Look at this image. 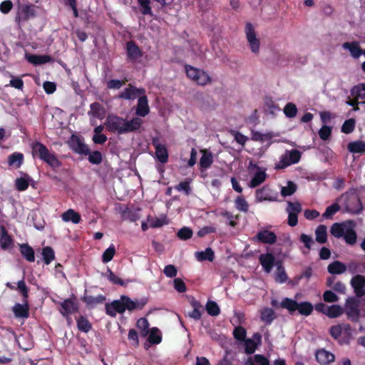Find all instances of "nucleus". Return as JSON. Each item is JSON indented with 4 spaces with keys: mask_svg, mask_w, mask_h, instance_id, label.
Wrapping results in <instances>:
<instances>
[{
    "mask_svg": "<svg viewBox=\"0 0 365 365\" xmlns=\"http://www.w3.org/2000/svg\"><path fill=\"white\" fill-rule=\"evenodd\" d=\"M143 124V120L135 117L130 120L113 114H109L106 118L105 126L111 133L122 135L124 133L135 132L140 129Z\"/></svg>",
    "mask_w": 365,
    "mask_h": 365,
    "instance_id": "1",
    "label": "nucleus"
},
{
    "mask_svg": "<svg viewBox=\"0 0 365 365\" xmlns=\"http://www.w3.org/2000/svg\"><path fill=\"white\" fill-rule=\"evenodd\" d=\"M31 153L34 158L39 159L47 163L53 169L61 166V162L57 158L54 153H51L47 147L38 141H34L31 144Z\"/></svg>",
    "mask_w": 365,
    "mask_h": 365,
    "instance_id": "2",
    "label": "nucleus"
},
{
    "mask_svg": "<svg viewBox=\"0 0 365 365\" xmlns=\"http://www.w3.org/2000/svg\"><path fill=\"white\" fill-rule=\"evenodd\" d=\"M280 306L282 308L287 309L290 314L297 310L300 314L306 317L311 315L314 310V307L311 302H302L298 303L296 300L288 297L282 300Z\"/></svg>",
    "mask_w": 365,
    "mask_h": 365,
    "instance_id": "3",
    "label": "nucleus"
},
{
    "mask_svg": "<svg viewBox=\"0 0 365 365\" xmlns=\"http://www.w3.org/2000/svg\"><path fill=\"white\" fill-rule=\"evenodd\" d=\"M36 6L34 4H24L18 6L15 21L20 26L21 22L27 21L36 16Z\"/></svg>",
    "mask_w": 365,
    "mask_h": 365,
    "instance_id": "4",
    "label": "nucleus"
},
{
    "mask_svg": "<svg viewBox=\"0 0 365 365\" xmlns=\"http://www.w3.org/2000/svg\"><path fill=\"white\" fill-rule=\"evenodd\" d=\"M68 147L76 153L87 155L90 153V148L84 143L83 138L76 134H72L67 141Z\"/></svg>",
    "mask_w": 365,
    "mask_h": 365,
    "instance_id": "5",
    "label": "nucleus"
},
{
    "mask_svg": "<svg viewBox=\"0 0 365 365\" xmlns=\"http://www.w3.org/2000/svg\"><path fill=\"white\" fill-rule=\"evenodd\" d=\"M127 60L136 63L143 56V50L134 41H129L125 44Z\"/></svg>",
    "mask_w": 365,
    "mask_h": 365,
    "instance_id": "6",
    "label": "nucleus"
},
{
    "mask_svg": "<svg viewBox=\"0 0 365 365\" xmlns=\"http://www.w3.org/2000/svg\"><path fill=\"white\" fill-rule=\"evenodd\" d=\"M245 34L252 51L255 53H258L260 42L259 38L256 36L255 29L251 23L246 24Z\"/></svg>",
    "mask_w": 365,
    "mask_h": 365,
    "instance_id": "7",
    "label": "nucleus"
},
{
    "mask_svg": "<svg viewBox=\"0 0 365 365\" xmlns=\"http://www.w3.org/2000/svg\"><path fill=\"white\" fill-rule=\"evenodd\" d=\"M59 304L61 306L59 312L63 317H68L79 310L78 304L75 298L66 299Z\"/></svg>",
    "mask_w": 365,
    "mask_h": 365,
    "instance_id": "8",
    "label": "nucleus"
},
{
    "mask_svg": "<svg viewBox=\"0 0 365 365\" xmlns=\"http://www.w3.org/2000/svg\"><path fill=\"white\" fill-rule=\"evenodd\" d=\"M106 312L112 317H116L117 313L123 314L125 312L124 301L123 295L119 299L113 300L111 303L106 304Z\"/></svg>",
    "mask_w": 365,
    "mask_h": 365,
    "instance_id": "9",
    "label": "nucleus"
},
{
    "mask_svg": "<svg viewBox=\"0 0 365 365\" xmlns=\"http://www.w3.org/2000/svg\"><path fill=\"white\" fill-rule=\"evenodd\" d=\"M346 314L352 322H357L359 317V302L354 298H349L346 303Z\"/></svg>",
    "mask_w": 365,
    "mask_h": 365,
    "instance_id": "10",
    "label": "nucleus"
},
{
    "mask_svg": "<svg viewBox=\"0 0 365 365\" xmlns=\"http://www.w3.org/2000/svg\"><path fill=\"white\" fill-rule=\"evenodd\" d=\"M124 301L125 312L126 310L132 312L135 309H142L148 303L147 298H141L140 299L132 300L129 297L123 295Z\"/></svg>",
    "mask_w": 365,
    "mask_h": 365,
    "instance_id": "11",
    "label": "nucleus"
},
{
    "mask_svg": "<svg viewBox=\"0 0 365 365\" xmlns=\"http://www.w3.org/2000/svg\"><path fill=\"white\" fill-rule=\"evenodd\" d=\"M346 207L348 212L353 214H359L364 209L361 200L356 195H351L346 199Z\"/></svg>",
    "mask_w": 365,
    "mask_h": 365,
    "instance_id": "12",
    "label": "nucleus"
},
{
    "mask_svg": "<svg viewBox=\"0 0 365 365\" xmlns=\"http://www.w3.org/2000/svg\"><path fill=\"white\" fill-rule=\"evenodd\" d=\"M277 237L274 232L262 230L257 232L253 240L262 244L273 245L277 242Z\"/></svg>",
    "mask_w": 365,
    "mask_h": 365,
    "instance_id": "13",
    "label": "nucleus"
},
{
    "mask_svg": "<svg viewBox=\"0 0 365 365\" xmlns=\"http://www.w3.org/2000/svg\"><path fill=\"white\" fill-rule=\"evenodd\" d=\"M256 199L259 202L269 201L274 202L277 199V194L274 193L268 186H264L256 190Z\"/></svg>",
    "mask_w": 365,
    "mask_h": 365,
    "instance_id": "14",
    "label": "nucleus"
},
{
    "mask_svg": "<svg viewBox=\"0 0 365 365\" xmlns=\"http://www.w3.org/2000/svg\"><path fill=\"white\" fill-rule=\"evenodd\" d=\"M350 283L356 297H361L365 294V277L364 276L361 274L354 276Z\"/></svg>",
    "mask_w": 365,
    "mask_h": 365,
    "instance_id": "15",
    "label": "nucleus"
},
{
    "mask_svg": "<svg viewBox=\"0 0 365 365\" xmlns=\"http://www.w3.org/2000/svg\"><path fill=\"white\" fill-rule=\"evenodd\" d=\"M259 261L264 271L267 273H270L275 264L276 259L272 253L267 252L260 255Z\"/></svg>",
    "mask_w": 365,
    "mask_h": 365,
    "instance_id": "16",
    "label": "nucleus"
},
{
    "mask_svg": "<svg viewBox=\"0 0 365 365\" xmlns=\"http://www.w3.org/2000/svg\"><path fill=\"white\" fill-rule=\"evenodd\" d=\"M253 339H246L245 342V351L247 354H253L257 346L261 344L262 335L259 332H256L253 334Z\"/></svg>",
    "mask_w": 365,
    "mask_h": 365,
    "instance_id": "17",
    "label": "nucleus"
},
{
    "mask_svg": "<svg viewBox=\"0 0 365 365\" xmlns=\"http://www.w3.org/2000/svg\"><path fill=\"white\" fill-rule=\"evenodd\" d=\"M189 302L193 309L192 312H188L187 316L195 321L200 320L204 312L203 306L195 297H192Z\"/></svg>",
    "mask_w": 365,
    "mask_h": 365,
    "instance_id": "18",
    "label": "nucleus"
},
{
    "mask_svg": "<svg viewBox=\"0 0 365 365\" xmlns=\"http://www.w3.org/2000/svg\"><path fill=\"white\" fill-rule=\"evenodd\" d=\"M145 93V89L144 88H137L136 87L132 86L131 84H129L128 86L124 89L123 92H121L119 94V98L125 99V100H130L134 99L136 97L139 96L141 94Z\"/></svg>",
    "mask_w": 365,
    "mask_h": 365,
    "instance_id": "19",
    "label": "nucleus"
},
{
    "mask_svg": "<svg viewBox=\"0 0 365 365\" xmlns=\"http://www.w3.org/2000/svg\"><path fill=\"white\" fill-rule=\"evenodd\" d=\"M349 225H354L353 221L349 220L341 223H334L330 229L331 235L336 238L342 237Z\"/></svg>",
    "mask_w": 365,
    "mask_h": 365,
    "instance_id": "20",
    "label": "nucleus"
},
{
    "mask_svg": "<svg viewBox=\"0 0 365 365\" xmlns=\"http://www.w3.org/2000/svg\"><path fill=\"white\" fill-rule=\"evenodd\" d=\"M315 357L317 362L322 365L329 364L335 360V356L324 349L317 350L315 353Z\"/></svg>",
    "mask_w": 365,
    "mask_h": 365,
    "instance_id": "21",
    "label": "nucleus"
},
{
    "mask_svg": "<svg viewBox=\"0 0 365 365\" xmlns=\"http://www.w3.org/2000/svg\"><path fill=\"white\" fill-rule=\"evenodd\" d=\"M153 145L155 149V155L158 160L162 163H165L168 160V153L165 145L158 143L157 139L153 140Z\"/></svg>",
    "mask_w": 365,
    "mask_h": 365,
    "instance_id": "22",
    "label": "nucleus"
},
{
    "mask_svg": "<svg viewBox=\"0 0 365 365\" xmlns=\"http://www.w3.org/2000/svg\"><path fill=\"white\" fill-rule=\"evenodd\" d=\"M14 316L17 318L27 319L29 317V307L27 300L23 304L16 303L12 308Z\"/></svg>",
    "mask_w": 365,
    "mask_h": 365,
    "instance_id": "23",
    "label": "nucleus"
},
{
    "mask_svg": "<svg viewBox=\"0 0 365 365\" xmlns=\"http://www.w3.org/2000/svg\"><path fill=\"white\" fill-rule=\"evenodd\" d=\"M106 299V296L103 294H98V296H92L88 294V292L86 289L83 297L81 300L88 306L93 307L99 304L103 303Z\"/></svg>",
    "mask_w": 365,
    "mask_h": 365,
    "instance_id": "24",
    "label": "nucleus"
},
{
    "mask_svg": "<svg viewBox=\"0 0 365 365\" xmlns=\"http://www.w3.org/2000/svg\"><path fill=\"white\" fill-rule=\"evenodd\" d=\"M149 112L150 108L147 96L145 95L140 96L138 100L135 111L136 115L140 117H145L149 113Z\"/></svg>",
    "mask_w": 365,
    "mask_h": 365,
    "instance_id": "25",
    "label": "nucleus"
},
{
    "mask_svg": "<svg viewBox=\"0 0 365 365\" xmlns=\"http://www.w3.org/2000/svg\"><path fill=\"white\" fill-rule=\"evenodd\" d=\"M253 166L257 168V172L249 183L250 187H256L261 185L265 180L267 176L265 170H262L256 165H253Z\"/></svg>",
    "mask_w": 365,
    "mask_h": 365,
    "instance_id": "26",
    "label": "nucleus"
},
{
    "mask_svg": "<svg viewBox=\"0 0 365 365\" xmlns=\"http://www.w3.org/2000/svg\"><path fill=\"white\" fill-rule=\"evenodd\" d=\"M202 156L200 159V169L201 170H207L213 163V156L211 152L207 150H201Z\"/></svg>",
    "mask_w": 365,
    "mask_h": 365,
    "instance_id": "27",
    "label": "nucleus"
},
{
    "mask_svg": "<svg viewBox=\"0 0 365 365\" xmlns=\"http://www.w3.org/2000/svg\"><path fill=\"white\" fill-rule=\"evenodd\" d=\"M0 246L2 250H6L11 246L13 240L12 237L8 234V231L6 227L3 225L0 226Z\"/></svg>",
    "mask_w": 365,
    "mask_h": 365,
    "instance_id": "28",
    "label": "nucleus"
},
{
    "mask_svg": "<svg viewBox=\"0 0 365 365\" xmlns=\"http://www.w3.org/2000/svg\"><path fill=\"white\" fill-rule=\"evenodd\" d=\"M351 330V326L349 324H342L331 327L329 333L334 339H337L341 336L343 331L349 334Z\"/></svg>",
    "mask_w": 365,
    "mask_h": 365,
    "instance_id": "29",
    "label": "nucleus"
},
{
    "mask_svg": "<svg viewBox=\"0 0 365 365\" xmlns=\"http://www.w3.org/2000/svg\"><path fill=\"white\" fill-rule=\"evenodd\" d=\"M277 315L272 308L265 307L260 311V319L266 325H269L276 319Z\"/></svg>",
    "mask_w": 365,
    "mask_h": 365,
    "instance_id": "30",
    "label": "nucleus"
},
{
    "mask_svg": "<svg viewBox=\"0 0 365 365\" xmlns=\"http://www.w3.org/2000/svg\"><path fill=\"white\" fill-rule=\"evenodd\" d=\"M342 46L344 49H348L354 58H358L363 54V50L356 41L346 42L343 43Z\"/></svg>",
    "mask_w": 365,
    "mask_h": 365,
    "instance_id": "31",
    "label": "nucleus"
},
{
    "mask_svg": "<svg viewBox=\"0 0 365 365\" xmlns=\"http://www.w3.org/2000/svg\"><path fill=\"white\" fill-rule=\"evenodd\" d=\"M29 63L34 65H41L53 61V58L49 55H36L31 54L27 57Z\"/></svg>",
    "mask_w": 365,
    "mask_h": 365,
    "instance_id": "32",
    "label": "nucleus"
},
{
    "mask_svg": "<svg viewBox=\"0 0 365 365\" xmlns=\"http://www.w3.org/2000/svg\"><path fill=\"white\" fill-rule=\"evenodd\" d=\"M327 270L331 274H341L346 272V266L340 261H334L329 264Z\"/></svg>",
    "mask_w": 365,
    "mask_h": 365,
    "instance_id": "33",
    "label": "nucleus"
},
{
    "mask_svg": "<svg viewBox=\"0 0 365 365\" xmlns=\"http://www.w3.org/2000/svg\"><path fill=\"white\" fill-rule=\"evenodd\" d=\"M19 251L21 255L30 262L35 261V254L34 249L28 244H21L19 246Z\"/></svg>",
    "mask_w": 365,
    "mask_h": 365,
    "instance_id": "34",
    "label": "nucleus"
},
{
    "mask_svg": "<svg viewBox=\"0 0 365 365\" xmlns=\"http://www.w3.org/2000/svg\"><path fill=\"white\" fill-rule=\"evenodd\" d=\"M77 327L79 331L85 333L89 332L92 329V324L85 316H80L76 319Z\"/></svg>",
    "mask_w": 365,
    "mask_h": 365,
    "instance_id": "35",
    "label": "nucleus"
},
{
    "mask_svg": "<svg viewBox=\"0 0 365 365\" xmlns=\"http://www.w3.org/2000/svg\"><path fill=\"white\" fill-rule=\"evenodd\" d=\"M62 220L64 222H72L74 224H78L81 220V215L72 209H69L62 214Z\"/></svg>",
    "mask_w": 365,
    "mask_h": 365,
    "instance_id": "36",
    "label": "nucleus"
},
{
    "mask_svg": "<svg viewBox=\"0 0 365 365\" xmlns=\"http://www.w3.org/2000/svg\"><path fill=\"white\" fill-rule=\"evenodd\" d=\"M195 257L198 261L208 260L212 262L215 258V253L212 248L207 247L205 251L196 252Z\"/></svg>",
    "mask_w": 365,
    "mask_h": 365,
    "instance_id": "37",
    "label": "nucleus"
},
{
    "mask_svg": "<svg viewBox=\"0 0 365 365\" xmlns=\"http://www.w3.org/2000/svg\"><path fill=\"white\" fill-rule=\"evenodd\" d=\"M347 148L352 153H362L365 152V142L362 140H356L350 142Z\"/></svg>",
    "mask_w": 365,
    "mask_h": 365,
    "instance_id": "38",
    "label": "nucleus"
},
{
    "mask_svg": "<svg viewBox=\"0 0 365 365\" xmlns=\"http://www.w3.org/2000/svg\"><path fill=\"white\" fill-rule=\"evenodd\" d=\"M353 226L354 225H349L346 230V232H344V235H343L346 243L349 245H354L356 243L357 239L356 232L354 230Z\"/></svg>",
    "mask_w": 365,
    "mask_h": 365,
    "instance_id": "39",
    "label": "nucleus"
},
{
    "mask_svg": "<svg viewBox=\"0 0 365 365\" xmlns=\"http://www.w3.org/2000/svg\"><path fill=\"white\" fill-rule=\"evenodd\" d=\"M316 241L320 244H324L327 241V228L324 225H319L316 230Z\"/></svg>",
    "mask_w": 365,
    "mask_h": 365,
    "instance_id": "40",
    "label": "nucleus"
},
{
    "mask_svg": "<svg viewBox=\"0 0 365 365\" xmlns=\"http://www.w3.org/2000/svg\"><path fill=\"white\" fill-rule=\"evenodd\" d=\"M24 161V155L21 153H14L8 157V163L10 166L19 168Z\"/></svg>",
    "mask_w": 365,
    "mask_h": 365,
    "instance_id": "41",
    "label": "nucleus"
},
{
    "mask_svg": "<svg viewBox=\"0 0 365 365\" xmlns=\"http://www.w3.org/2000/svg\"><path fill=\"white\" fill-rule=\"evenodd\" d=\"M197 85L205 86L210 83L212 80L210 76L205 71L201 70L195 77L193 81Z\"/></svg>",
    "mask_w": 365,
    "mask_h": 365,
    "instance_id": "42",
    "label": "nucleus"
},
{
    "mask_svg": "<svg viewBox=\"0 0 365 365\" xmlns=\"http://www.w3.org/2000/svg\"><path fill=\"white\" fill-rule=\"evenodd\" d=\"M351 95L354 98L358 99H364L365 98V83H359L358 85L354 86L351 89Z\"/></svg>",
    "mask_w": 365,
    "mask_h": 365,
    "instance_id": "43",
    "label": "nucleus"
},
{
    "mask_svg": "<svg viewBox=\"0 0 365 365\" xmlns=\"http://www.w3.org/2000/svg\"><path fill=\"white\" fill-rule=\"evenodd\" d=\"M42 255L43 262L47 265L51 264V262L55 259L54 251L49 246L44 247L42 249Z\"/></svg>",
    "mask_w": 365,
    "mask_h": 365,
    "instance_id": "44",
    "label": "nucleus"
},
{
    "mask_svg": "<svg viewBox=\"0 0 365 365\" xmlns=\"http://www.w3.org/2000/svg\"><path fill=\"white\" fill-rule=\"evenodd\" d=\"M148 341L152 344H158L162 341V336L160 331L157 327H153L148 335Z\"/></svg>",
    "mask_w": 365,
    "mask_h": 365,
    "instance_id": "45",
    "label": "nucleus"
},
{
    "mask_svg": "<svg viewBox=\"0 0 365 365\" xmlns=\"http://www.w3.org/2000/svg\"><path fill=\"white\" fill-rule=\"evenodd\" d=\"M343 308L339 304L329 306L327 316L329 318H336L343 314Z\"/></svg>",
    "mask_w": 365,
    "mask_h": 365,
    "instance_id": "46",
    "label": "nucleus"
},
{
    "mask_svg": "<svg viewBox=\"0 0 365 365\" xmlns=\"http://www.w3.org/2000/svg\"><path fill=\"white\" fill-rule=\"evenodd\" d=\"M30 178L29 175H26L25 177H21L19 178H16L15 181L16 188L19 191H24L26 190L29 185Z\"/></svg>",
    "mask_w": 365,
    "mask_h": 365,
    "instance_id": "47",
    "label": "nucleus"
},
{
    "mask_svg": "<svg viewBox=\"0 0 365 365\" xmlns=\"http://www.w3.org/2000/svg\"><path fill=\"white\" fill-rule=\"evenodd\" d=\"M205 307L207 314L212 317H216L220 313L218 304L214 301H208Z\"/></svg>",
    "mask_w": 365,
    "mask_h": 365,
    "instance_id": "48",
    "label": "nucleus"
},
{
    "mask_svg": "<svg viewBox=\"0 0 365 365\" xmlns=\"http://www.w3.org/2000/svg\"><path fill=\"white\" fill-rule=\"evenodd\" d=\"M220 215L222 216L223 217H225L228 220L227 224L230 226H231L232 227H235L237 226V220H238L240 219L239 215H234L231 212H230L227 210H225L220 213Z\"/></svg>",
    "mask_w": 365,
    "mask_h": 365,
    "instance_id": "49",
    "label": "nucleus"
},
{
    "mask_svg": "<svg viewBox=\"0 0 365 365\" xmlns=\"http://www.w3.org/2000/svg\"><path fill=\"white\" fill-rule=\"evenodd\" d=\"M297 108L293 103H287L284 108V113L286 117L292 118H294L297 114Z\"/></svg>",
    "mask_w": 365,
    "mask_h": 365,
    "instance_id": "50",
    "label": "nucleus"
},
{
    "mask_svg": "<svg viewBox=\"0 0 365 365\" xmlns=\"http://www.w3.org/2000/svg\"><path fill=\"white\" fill-rule=\"evenodd\" d=\"M340 210V206L338 203H333L331 205L326 208L325 212L323 213L322 217L325 219H331L332 217Z\"/></svg>",
    "mask_w": 365,
    "mask_h": 365,
    "instance_id": "51",
    "label": "nucleus"
},
{
    "mask_svg": "<svg viewBox=\"0 0 365 365\" xmlns=\"http://www.w3.org/2000/svg\"><path fill=\"white\" fill-rule=\"evenodd\" d=\"M297 188V185L294 182L288 181L287 185L282 187L281 195L283 197L290 196L296 192Z\"/></svg>",
    "mask_w": 365,
    "mask_h": 365,
    "instance_id": "52",
    "label": "nucleus"
},
{
    "mask_svg": "<svg viewBox=\"0 0 365 365\" xmlns=\"http://www.w3.org/2000/svg\"><path fill=\"white\" fill-rule=\"evenodd\" d=\"M232 334L234 338L237 341H245L246 340L247 331L242 326L236 327L234 329Z\"/></svg>",
    "mask_w": 365,
    "mask_h": 365,
    "instance_id": "53",
    "label": "nucleus"
},
{
    "mask_svg": "<svg viewBox=\"0 0 365 365\" xmlns=\"http://www.w3.org/2000/svg\"><path fill=\"white\" fill-rule=\"evenodd\" d=\"M192 230L188 227H183L177 233V237L181 240H187L192 237Z\"/></svg>",
    "mask_w": 365,
    "mask_h": 365,
    "instance_id": "54",
    "label": "nucleus"
},
{
    "mask_svg": "<svg viewBox=\"0 0 365 365\" xmlns=\"http://www.w3.org/2000/svg\"><path fill=\"white\" fill-rule=\"evenodd\" d=\"M235 207L239 210L247 212L249 210V205L242 196H238L235 200Z\"/></svg>",
    "mask_w": 365,
    "mask_h": 365,
    "instance_id": "55",
    "label": "nucleus"
},
{
    "mask_svg": "<svg viewBox=\"0 0 365 365\" xmlns=\"http://www.w3.org/2000/svg\"><path fill=\"white\" fill-rule=\"evenodd\" d=\"M356 120L354 118L346 120L342 126L341 132L346 134L352 133L355 129Z\"/></svg>",
    "mask_w": 365,
    "mask_h": 365,
    "instance_id": "56",
    "label": "nucleus"
},
{
    "mask_svg": "<svg viewBox=\"0 0 365 365\" xmlns=\"http://www.w3.org/2000/svg\"><path fill=\"white\" fill-rule=\"evenodd\" d=\"M88 155V161L93 165H99L103 160L102 153L98 150L91 152L87 155Z\"/></svg>",
    "mask_w": 365,
    "mask_h": 365,
    "instance_id": "57",
    "label": "nucleus"
},
{
    "mask_svg": "<svg viewBox=\"0 0 365 365\" xmlns=\"http://www.w3.org/2000/svg\"><path fill=\"white\" fill-rule=\"evenodd\" d=\"M115 254V247L113 245H111L103 253L102 262L104 263L110 262L113 259Z\"/></svg>",
    "mask_w": 365,
    "mask_h": 365,
    "instance_id": "58",
    "label": "nucleus"
},
{
    "mask_svg": "<svg viewBox=\"0 0 365 365\" xmlns=\"http://www.w3.org/2000/svg\"><path fill=\"white\" fill-rule=\"evenodd\" d=\"M250 365H269V361L267 358L262 354H256L254 356V361L249 359Z\"/></svg>",
    "mask_w": 365,
    "mask_h": 365,
    "instance_id": "59",
    "label": "nucleus"
},
{
    "mask_svg": "<svg viewBox=\"0 0 365 365\" xmlns=\"http://www.w3.org/2000/svg\"><path fill=\"white\" fill-rule=\"evenodd\" d=\"M286 154L288 155L289 161L291 165L297 163L302 156L301 152L297 150H287Z\"/></svg>",
    "mask_w": 365,
    "mask_h": 365,
    "instance_id": "60",
    "label": "nucleus"
},
{
    "mask_svg": "<svg viewBox=\"0 0 365 365\" xmlns=\"http://www.w3.org/2000/svg\"><path fill=\"white\" fill-rule=\"evenodd\" d=\"M287 275L285 272V270L282 267V264L279 262V264H277V272L275 277V280L277 282L284 283L287 281Z\"/></svg>",
    "mask_w": 365,
    "mask_h": 365,
    "instance_id": "61",
    "label": "nucleus"
},
{
    "mask_svg": "<svg viewBox=\"0 0 365 365\" xmlns=\"http://www.w3.org/2000/svg\"><path fill=\"white\" fill-rule=\"evenodd\" d=\"M108 279L113 284L124 286L125 283L122 279L115 275L110 269L106 272Z\"/></svg>",
    "mask_w": 365,
    "mask_h": 365,
    "instance_id": "62",
    "label": "nucleus"
},
{
    "mask_svg": "<svg viewBox=\"0 0 365 365\" xmlns=\"http://www.w3.org/2000/svg\"><path fill=\"white\" fill-rule=\"evenodd\" d=\"M16 289L19 290L22 297H24V299L26 300V299L29 297V289L26 286V282L24 279H21L18 282Z\"/></svg>",
    "mask_w": 365,
    "mask_h": 365,
    "instance_id": "63",
    "label": "nucleus"
},
{
    "mask_svg": "<svg viewBox=\"0 0 365 365\" xmlns=\"http://www.w3.org/2000/svg\"><path fill=\"white\" fill-rule=\"evenodd\" d=\"M331 135V128L327 125H323L319 130V138L323 140H327Z\"/></svg>",
    "mask_w": 365,
    "mask_h": 365,
    "instance_id": "64",
    "label": "nucleus"
}]
</instances>
